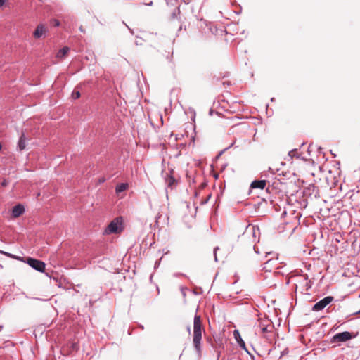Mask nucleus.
I'll return each instance as SVG.
<instances>
[{
    "mask_svg": "<svg viewBox=\"0 0 360 360\" xmlns=\"http://www.w3.org/2000/svg\"><path fill=\"white\" fill-rule=\"evenodd\" d=\"M202 324L200 316L195 314L193 320V347L200 357L202 353L201 340H202Z\"/></svg>",
    "mask_w": 360,
    "mask_h": 360,
    "instance_id": "obj_1",
    "label": "nucleus"
},
{
    "mask_svg": "<svg viewBox=\"0 0 360 360\" xmlns=\"http://www.w3.org/2000/svg\"><path fill=\"white\" fill-rule=\"evenodd\" d=\"M124 229L123 219L122 217L115 218L110 222L108 226L103 231V235H110L112 233H120Z\"/></svg>",
    "mask_w": 360,
    "mask_h": 360,
    "instance_id": "obj_2",
    "label": "nucleus"
},
{
    "mask_svg": "<svg viewBox=\"0 0 360 360\" xmlns=\"http://www.w3.org/2000/svg\"><path fill=\"white\" fill-rule=\"evenodd\" d=\"M24 262L39 272H44L45 270L46 264L41 260L29 257L25 259Z\"/></svg>",
    "mask_w": 360,
    "mask_h": 360,
    "instance_id": "obj_3",
    "label": "nucleus"
},
{
    "mask_svg": "<svg viewBox=\"0 0 360 360\" xmlns=\"http://www.w3.org/2000/svg\"><path fill=\"white\" fill-rule=\"evenodd\" d=\"M358 333L353 334L349 331H344L335 334L333 337V342H344L356 337Z\"/></svg>",
    "mask_w": 360,
    "mask_h": 360,
    "instance_id": "obj_4",
    "label": "nucleus"
},
{
    "mask_svg": "<svg viewBox=\"0 0 360 360\" xmlns=\"http://www.w3.org/2000/svg\"><path fill=\"white\" fill-rule=\"evenodd\" d=\"M334 297L333 296H326L320 301L317 302L312 307V310L314 311H319L323 310L328 304H329Z\"/></svg>",
    "mask_w": 360,
    "mask_h": 360,
    "instance_id": "obj_5",
    "label": "nucleus"
},
{
    "mask_svg": "<svg viewBox=\"0 0 360 360\" xmlns=\"http://www.w3.org/2000/svg\"><path fill=\"white\" fill-rule=\"evenodd\" d=\"M25 207L22 204H18L13 207L11 215L14 218H17L25 212Z\"/></svg>",
    "mask_w": 360,
    "mask_h": 360,
    "instance_id": "obj_6",
    "label": "nucleus"
},
{
    "mask_svg": "<svg viewBox=\"0 0 360 360\" xmlns=\"http://www.w3.org/2000/svg\"><path fill=\"white\" fill-rule=\"evenodd\" d=\"M47 31L44 24H39L33 32V36L36 39L41 38Z\"/></svg>",
    "mask_w": 360,
    "mask_h": 360,
    "instance_id": "obj_7",
    "label": "nucleus"
},
{
    "mask_svg": "<svg viewBox=\"0 0 360 360\" xmlns=\"http://www.w3.org/2000/svg\"><path fill=\"white\" fill-rule=\"evenodd\" d=\"M266 180H255L251 183L250 187L252 188L264 189L266 186Z\"/></svg>",
    "mask_w": 360,
    "mask_h": 360,
    "instance_id": "obj_8",
    "label": "nucleus"
},
{
    "mask_svg": "<svg viewBox=\"0 0 360 360\" xmlns=\"http://www.w3.org/2000/svg\"><path fill=\"white\" fill-rule=\"evenodd\" d=\"M26 147V137L25 136V133L22 132L19 140L18 141V150L19 151L23 150Z\"/></svg>",
    "mask_w": 360,
    "mask_h": 360,
    "instance_id": "obj_9",
    "label": "nucleus"
},
{
    "mask_svg": "<svg viewBox=\"0 0 360 360\" xmlns=\"http://www.w3.org/2000/svg\"><path fill=\"white\" fill-rule=\"evenodd\" d=\"M234 337H235L236 340L238 343L239 346L242 349L245 350L247 352H248V349H247V348L245 347V343L243 341V340L242 339V338L240 337V333H239V332L238 330H235L234 331Z\"/></svg>",
    "mask_w": 360,
    "mask_h": 360,
    "instance_id": "obj_10",
    "label": "nucleus"
},
{
    "mask_svg": "<svg viewBox=\"0 0 360 360\" xmlns=\"http://www.w3.org/2000/svg\"><path fill=\"white\" fill-rule=\"evenodd\" d=\"M165 181L168 188L173 189L176 184V180L175 178L169 174H167L165 177Z\"/></svg>",
    "mask_w": 360,
    "mask_h": 360,
    "instance_id": "obj_11",
    "label": "nucleus"
},
{
    "mask_svg": "<svg viewBox=\"0 0 360 360\" xmlns=\"http://www.w3.org/2000/svg\"><path fill=\"white\" fill-rule=\"evenodd\" d=\"M69 51H70V48H69V47H68V46H64V47H63L62 49H60L58 51V53H57L56 56H57L58 58H63V57H64V56H65V55L69 52Z\"/></svg>",
    "mask_w": 360,
    "mask_h": 360,
    "instance_id": "obj_12",
    "label": "nucleus"
},
{
    "mask_svg": "<svg viewBox=\"0 0 360 360\" xmlns=\"http://www.w3.org/2000/svg\"><path fill=\"white\" fill-rule=\"evenodd\" d=\"M128 187V184L126 183H121L116 186L115 191L117 193L124 191Z\"/></svg>",
    "mask_w": 360,
    "mask_h": 360,
    "instance_id": "obj_13",
    "label": "nucleus"
},
{
    "mask_svg": "<svg viewBox=\"0 0 360 360\" xmlns=\"http://www.w3.org/2000/svg\"><path fill=\"white\" fill-rule=\"evenodd\" d=\"M273 262L274 260L272 258L267 259V261L264 264L263 270L265 271H271V265Z\"/></svg>",
    "mask_w": 360,
    "mask_h": 360,
    "instance_id": "obj_14",
    "label": "nucleus"
},
{
    "mask_svg": "<svg viewBox=\"0 0 360 360\" xmlns=\"http://www.w3.org/2000/svg\"><path fill=\"white\" fill-rule=\"evenodd\" d=\"M0 253L1 254H3L4 255H6L7 257H10V258H13V259H18V260H21V261H23L22 259L20 257H18V256H16L15 255H13L11 253H9V252H6L5 251H3V250H0Z\"/></svg>",
    "mask_w": 360,
    "mask_h": 360,
    "instance_id": "obj_15",
    "label": "nucleus"
},
{
    "mask_svg": "<svg viewBox=\"0 0 360 360\" xmlns=\"http://www.w3.org/2000/svg\"><path fill=\"white\" fill-rule=\"evenodd\" d=\"M288 155L292 158L294 157H296L297 158H299L300 157V154H299L297 153V149H293L292 150H290L289 153H288Z\"/></svg>",
    "mask_w": 360,
    "mask_h": 360,
    "instance_id": "obj_16",
    "label": "nucleus"
},
{
    "mask_svg": "<svg viewBox=\"0 0 360 360\" xmlns=\"http://www.w3.org/2000/svg\"><path fill=\"white\" fill-rule=\"evenodd\" d=\"M180 14V9L179 8H176L174 11L171 14V18L175 19L177 18V16Z\"/></svg>",
    "mask_w": 360,
    "mask_h": 360,
    "instance_id": "obj_17",
    "label": "nucleus"
},
{
    "mask_svg": "<svg viewBox=\"0 0 360 360\" xmlns=\"http://www.w3.org/2000/svg\"><path fill=\"white\" fill-rule=\"evenodd\" d=\"M50 23L51 25L54 26V27H59L60 25V22L57 19H51V21H50Z\"/></svg>",
    "mask_w": 360,
    "mask_h": 360,
    "instance_id": "obj_18",
    "label": "nucleus"
},
{
    "mask_svg": "<svg viewBox=\"0 0 360 360\" xmlns=\"http://www.w3.org/2000/svg\"><path fill=\"white\" fill-rule=\"evenodd\" d=\"M72 96L74 99H77L80 97V93L78 91H74L72 94Z\"/></svg>",
    "mask_w": 360,
    "mask_h": 360,
    "instance_id": "obj_19",
    "label": "nucleus"
},
{
    "mask_svg": "<svg viewBox=\"0 0 360 360\" xmlns=\"http://www.w3.org/2000/svg\"><path fill=\"white\" fill-rule=\"evenodd\" d=\"M219 250V247H215L214 248L213 254L215 262H217V251Z\"/></svg>",
    "mask_w": 360,
    "mask_h": 360,
    "instance_id": "obj_20",
    "label": "nucleus"
},
{
    "mask_svg": "<svg viewBox=\"0 0 360 360\" xmlns=\"http://www.w3.org/2000/svg\"><path fill=\"white\" fill-rule=\"evenodd\" d=\"M269 330H268V328L267 326H263L262 328V332L263 333H267Z\"/></svg>",
    "mask_w": 360,
    "mask_h": 360,
    "instance_id": "obj_21",
    "label": "nucleus"
},
{
    "mask_svg": "<svg viewBox=\"0 0 360 360\" xmlns=\"http://www.w3.org/2000/svg\"><path fill=\"white\" fill-rule=\"evenodd\" d=\"M234 144V142L232 143L229 147H226L224 149H223L221 151H223V153H225L226 150H227L228 149H229L231 147H232Z\"/></svg>",
    "mask_w": 360,
    "mask_h": 360,
    "instance_id": "obj_22",
    "label": "nucleus"
},
{
    "mask_svg": "<svg viewBox=\"0 0 360 360\" xmlns=\"http://www.w3.org/2000/svg\"><path fill=\"white\" fill-rule=\"evenodd\" d=\"M211 197V195H209L207 198L204 201L202 202V204H205L209 200L210 198Z\"/></svg>",
    "mask_w": 360,
    "mask_h": 360,
    "instance_id": "obj_23",
    "label": "nucleus"
},
{
    "mask_svg": "<svg viewBox=\"0 0 360 360\" xmlns=\"http://www.w3.org/2000/svg\"><path fill=\"white\" fill-rule=\"evenodd\" d=\"M7 184H8V182L5 179L1 182V186H6Z\"/></svg>",
    "mask_w": 360,
    "mask_h": 360,
    "instance_id": "obj_24",
    "label": "nucleus"
},
{
    "mask_svg": "<svg viewBox=\"0 0 360 360\" xmlns=\"http://www.w3.org/2000/svg\"><path fill=\"white\" fill-rule=\"evenodd\" d=\"M276 255V254L272 252H266L265 257H267L268 255Z\"/></svg>",
    "mask_w": 360,
    "mask_h": 360,
    "instance_id": "obj_25",
    "label": "nucleus"
},
{
    "mask_svg": "<svg viewBox=\"0 0 360 360\" xmlns=\"http://www.w3.org/2000/svg\"><path fill=\"white\" fill-rule=\"evenodd\" d=\"M220 354H221V352L219 351L217 352V360H219V356H220Z\"/></svg>",
    "mask_w": 360,
    "mask_h": 360,
    "instance_id": "obj_26",
    "label": "nucleus"
},
{
    "mask_svg": "<svg viewBox=\"0 0 360 360\" xmlns=\"http://www.w3.org/2000/svg\"><path fill=\"white\" fill-rule=\"evenodd\" d=\"M6 2V0H0V7L2 6Z\"/></svg>",
    "mask_w": 360,
    "mask_h": 360,
    "instance_id": "obj_27",
    "label": "nucleus"
},
{
    "mask_svg": "<svg viewBox=\"0 0 360 360\" xmlns=\"http://www.w3.org/2000/svg\"><path fill=\"white\" fill-rule=\"evenodd\" d=\"M269 171L271 172L272 174H275L274 171L271 167H269Z\"/></svg>",
    "mask_w": 360,
    "mask_h": 360,
    "instance_id": "obj_28",
    "label": "nucleus"
},
{
    "mask_svg": "<svg viewBox=\"0 0 360 360\" xmlns=\"http://www.w3.org/2000/svg\"><path fill=\"white\" fill-rule=\"evenodd\" d=\"M135 44H136V45H141V44H142V43H141V42H140V41H135Z\"/></svg>",
    "mask_w": 360,
    "mask_h": 360,
    "instance_id": "obj_29",
    "label": "nucleus"
},
{
    "mask_svg": "<svg viewBox=\"0 0 360 360\" xmlns=\"http://www.w3.org/2000/svg\"><path fill=\"white\" fill-rule=\"evenodd\" d=\"M127 27H128V29L129 30L130 33H131V34H134V30H133L132 29H130L128 26H127Z\"/></svg>",
    "mask_w": 360,
    "mask_h": 360,
    "instance_id": "obj_30",
    "label": "nucleus"
},
{
    "mask_svg": "<svg viewBox=\"0 0 360 360\" xmlns=\"http://www.w3.org/2000/svg\"><path fill=\"white\" fill-rule=\"evenodd\" d=\"M139 328H140L142 330L144 329V326L143 325H141V324H139Z\"/></svg>",
    "mask_w": 360,
    "mask_h": 360,
    "instance_id": "obj_31",
    "label": "nucleus"
},
{
    "mask_svg": "<svg viewBox=\"0 0 360 360\" xmlns=\"http://www.w3.org/2000/svg\"><path fill=\"white\" fill-rule=\"evenodd\" d=\"M223 151H220L219 155H217V158H219L221 155H222Z\"/></svg>",
    "mask_w": 360,
    "mask_h": 360,
    "instance_id": "obj_32",
    "label": "nucleus"
},
{
    "mask_svg": "<svg viewBox=\"0 0 360 360\" xmlns=\"http://www.w3.org/2000/svg\"><path fill=\"white\" fill-rule=\"evenodd\" d=\"M254 250H255V252L256 253H257V254L259 253V251H258V250L255 248V246H254Z\"/></svg>",
    "mask_w": 360,
    "mask_h": 360,
    "instance_id": "obj_33",
    "label": "nucleus"
},
{
    "mask_svg": "<svg viewBox=\"0 0 360 360\" xmlns=\"http://www.w3.org/2000/svg\"><path fill=\"white\" fill-rule=\"evenodd\" d=\"M187 331L188 332V333H191V327L190 326L187 327Z\"/></svg>",
    "mask_w": 360,
    "mask_h": 360,
    "instance_id": "obj_34",
    "label": "nucleus"
},
{
    "mask_svg": "<svg viewBox=\"0 0 360 360\" xmlns=\"http://www.w3.org/2000/svg\"><path fill=\"white\" fill-rule=\"evenodd\" d=\"M79 30L81 32H84V29H83L82 26H80V27H79Z\"/></svg>",
    "mask_w": 360,
    "mask_h": 360,
    "instance_id": "obj_35",
    "label": "nucleus"
},
{
    "mask_svg": "<svg viewBox=\"0 0 360 360\" xmlns=\"http://www.w3.org/2000/svg\"><path fill=\"white\" fill-rule=\"evenodd\" d=\"M167 59L169 60V61H172V56H167Z\"/></svg>",
    "mask_w": 360,
    "mask_h": 360,
    "instance_id": "obj_36",
    "label": "nucleus"
},
{
    "mask_svg": "<svg viewBox=\"0 0 360 360\" xmlns=\"http://www.w3.org/2000/svg\"><path fill=\"white\" fill-rule=\"evenodd\" d=\"M304 279H305V280H307V279H308V275H307V274L304 275Z\"/></svg>",
    "mask_w": 360,
    "mask_h": 360,
    "instance_id": "obj_37",
    "label": "nucleus"
},
{
    "mask_svg": "<svg viewBox=\"0 0 360 360\" xmlns=\"http://www.w3.org/2000/svg\"><path fill=\"white\" fill-rule=\"evenodd\" d=\"M179 275L185 276V275H184V274H174V276H179Z\"/></svg>",
    "mask_w": 360,
    "mask_h": 360,
    "instance_id": "obj_38",
    "label": "nucleus"
},
{
    "mask_svg": "<svg viewBox=\"0 0 360 360\" xmlns=\"http://www.w3.org/2000/svg\"><path fill=\"white\" fill-rule=\"evenodd\" d=\"M252 229H253V236H255V227H252Z\"/></svg>",
    "mask_w": 360,
    "mask_h": 360,
    "instance_id": "obj_39",
    "label": "nucleus"
},
{
    "mask_svg": "<svg viewBox=\"0 0 360 360\" xmlns=\"http://www.w3.org/2000/svg\"><path fill=\"white\" fill-rule=\"evenodd\" d=\"M354 314H360V309L358 311L355 312Z\"/></svg>",
    "mask_w": 360,
    "mask_h": 360,
    "instance_id": "obj_40",
    "label": "nucleus"
},
{
    "mask_svg": "<svg viewBox=\"0 0 360 360\" xmlns=\"http://www.w3.org/2000/svg\"><path fill=\"white\" fill-rule=\"evenodd\" d=\"M275 101V98H271V102H273V101Z\"/></svg>",
    "mask_w": 360,
    "mask_h": 360,
    "instance_id": "obj_41",
    "label": "nucleus"
},
{
    "mask_svg": "<svg viewBox=\"0 0 360 360\" xmlns=\"http://www.w3.org/2000/svg\"><path fill=\"white\" fill-rule=\"evenodd\" d=\"M153 4V1H150L148 5L151 6Z\"/></svg>",
    "mask_w": 360,
    "mask_h": 360,
    "instance_id": "obj_42",
    "label": "nucleus"
},
{
    "mask_svg": "<svg viewBox=\"0 0 360 360\" xmlns=\"http://www.w3.org/2000/svg\"><path fill=\"white\" fill-rule=\"evenodd\" d=\"M182 295H183L184 296H186V293H185L184 291H182Z\"/></svg>",
    "mask_w": 360,
    "mask_h": 360,
    "instance_id": "obj_43",
    "label": "nucleus"
},
{
    "mask_svg": "<svg viewBox=\"0 0 360 360\" xmlns=\"http://www.w3.org/2000/svg\"><path fill=\"white\" fill-rule=\"evenodd\" d=\"M2 328H3V326H0V331L2 330Z\"/></svg>",
    "mask_w": 360,
    "mask_h": 360,
    "instance_id": "obj_44",
    "label": "nucleus"
},
{
    "mask_svg": "<svg viewBox=\"0 0 360 360\" xmlns=\"http://www.w3.org/2000/svg\"><path fill=\"white\" fill-rule=\"evenodd\" d=\"M183 1H185V0H183Z\"/></svg>",
    "mask_w": 360,
    "mask_h": 360,
    "instance_id": "obj_45",
    "label": "nucleus"
}]
</instances>
